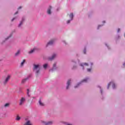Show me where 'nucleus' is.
I'll use <instances>...</instances> for the list:
<instances>
[{
  "mask_svg": "<svg viewBox=\"0 0 125 125\" xmlns=\"http://www.w3.org/2000/svg\"><path fill=\"white\" fill-rule=\"evenodd\" d=\"M33 66V70L38 74L40 72V70H41V65L40 64H34Z\"/></svg>",
  "mask_w": 125,
  "mask_h": 125,
  "instance_id": "nucleus-1",
  "label": "nucleus"
},
{
  "mask_svg": "<svg viewBox=\"0 0 125 125\" xmlns=\"http://www.w3.org/2000/svg\"><path fill=\"white\" fill-rule=\"evenodd\" d=\"M25 60H23V62L21 63V66H23L24 65V63H25Z\"/></svg>",
  "mask_w": 125,
  "mask_h": 125,
  "instance_id": "nucleus-22",
  "label": "nucleus"
},
{
  "mask_svg": "<svg viewBox=\"0 0 125 125\" xmlns=\"http://www.w3.org/2000/svg\"><path fill=\"white\" fill-rule=\"evenodd\" d=\"M20 53V50H18V52L15 54L16 56H17L18 54Z\"/></svg>",
  "mask_w": 125,
  "mask_h": 125,
  "instance_id": "nucleus-21",
  "label": "nucleus"
},
{
  "mask_svg": "<svg viewBox=\"0 0 125 125\" xmlns=\"http://www.w3.org/2000/svg\"><path fill=\"white\" fill-rule=\"evenodd\" d=\"M89 79L88 78H85L83 80L81 83H87Z\"/></svg>",
  "mask_w": 125,
  "mask_h": 125,
  "instance_id": "nucleus-13",
  "label": "nucleus"
},
{
  "mask_svg": "<svg viewBox=\"0 0 125 125\" xmlns=\"http://www.w3.org/2000/svg\"><path fill=\"white\" fill-rule=\"evenodd\" d=\"M8 106H9V104H6L4 105V106H5V107H8Z\"/></svg>",
  "mask_w": 125,
  "mask_h": 125,
  "instance_id": "nucleus-24",
  "label": "nucleus"
},
{
  "mask_svg": "<svg viewBox=\"0 0 125 125\" xmlns=\"http://www.w3.org/2000/svg\"><path fill=\"white\" fill-rule=\"evenodd\" d=\"M78 85H80V83L78 84L77 86H75V88H77V87Z\"/></svg>",
  "mask_w": 125,
  "mask_h": 125,
  "instance_id": "nucleus-27",
  "label": "nucleus"
},
{
  "mask_svg": "<svg viewBox=\"0 0 125 125\" xmlns=\"http://www.w3.org/2000/svg\"><path fill=\"white\" fill-rule=\"evenodd\" d=\"M17 13H18V12H16L15 13V14H17Z\"/></svg>",
  "mask_w": 125,
  "mask_h": 125,
  "instance_id": "nucleus-34",
  "label": "nucleus"
},
{
  "mask_svg": "<svg viewBox=\"0 0 125 125\" xmlns=\"http://www.w3.org/2000/svg\"><path fill=\"white\" fill-rule=\"evenodd\" d=\"M9 79H10V76H8L7 77V78H6V79H5V80L4 83H6L8 82V81H9Z\"/></svg>",
  "mask_w": 125,
  "mask_h": 125,
  "instance_id": "nucleus-9",
  "label": "nucleus"
},
{
  "mask_svg": "<svg viewBox=\"0 0 125 125\" xmlns=\"http://www.w3.org/2000/svg\"><path fill=\"white\" fill-rule=\"evenodd\" d=\"M37 48H34L33 49L31 50L29 52V53H33V52H34V51H35L36 50H37Z\"/></svg>",
  "mask_w": 125,
  "mask_h": 125,
  "instance_id": "nucleus-12",
  "label": "nucleus"
},
{
  "mask_svg": "<svg viewBox=\"0 0 125 125\" xmlns=\"http://www.w3.org/2000/svg\"><path fill=\"white\" fill-rule=\"evenodd\" d=\"M84 54H85V49L83 50Z\"/></svg>",
  "mask_w": 125,
  "mask_h": 125,
  "instance_id": "nucleus-30",
  "label": "nucleus"
},
{
  "mask_svg": "<svg viewBox=\"0 0 125 125\" xmlns=\"http://www.w3.org/2000/svg\"><path fill=\"white\" fill-rule=\"evenodd\" d=\"M73 17H74V15H73V13H71L69 15V18H70L71 20L67 21V24H69V23H70V22H71V21L73 20Z\"/></svg>",
  "mask_w": 125,
  "mask_h": 125,
  "instance_id": "nucleus-3",
  "label": "nucleus"
},
{
  "mask_svg": "<svg viewBox=\"0 0 125 125\" xmlns=\"http://www.w3.org/2000/svg\"><path fill=\"white\" fill-rule=\"evenodd\" d=\"M87 72H90V71H91V69L88 68L87 69Z\"/></svg>",
  "mask_w": 125,
  "mask_h": 125,
  "instance_id": "nucleus-25",
  "label": "nucleus"
},
{
  "mask_svg": "<svg viewBox=\"0 0 125 125\" xmlns=\"http://www.w3.org/2000/svg\"><path fill=\"white\" fill-rule=\"evenodd\" d=\"M47 66H48L47 63H45L43 65V67L44 68V69H46V68H47Z\"/></svg>",
  "mask_w": 125,
  "mask_h": 125,
  "instance_id": "nucleus-17",
  "label": "nucleus"
},
{
  "mask_svg": "<svg viewBox=\"0 0 125 125\" xmlns=\"http://www.w3.org/2000/svg\"><path fill=\"white\" fill-rule=\"evenodd\" d=\"M29 89H27V95L28 96H30V95L29 94Z\"/></svg>",
  "mask_w": 125,
  "mask_h": 125,
  "instance_id": "nucleus-23",
  "label": "nucleus"
},
{
  "mask_svg": "<svg viewBox=\"0 0 125 125\" xmlns=\"http://www.w3.org/2000/svg\"><path fill=\"white\" fill-rule=\"evenodd\" d=\"M110 85H112V88H113V89H115V88H116V85H115V83H114V82H111L108 84L107 89H109Z\"/></svg>",
  "mask_w": 125,
  "mask_h": 125,
  "instance_id": "nucleus-2",
  "label": "nucleus"
},
{
  "mask_svg": "<svg viewBox=\"0 0 125 125\" xmlns=\"http://www.w3.org/2000/svg\"><path fill=\"white\" fill-rule=\"evenodd\" d=\"M43 124L45 125H52V121H49L48 122H45L44 121L42 122Z\"/></svg>",
  "mask_w": 125,
  "mask_h": 125,
  "instance_id": "nucleus-5",
  "label": "nucleus"
},
{
  "mask_svg": "<svg viewBox=\"0 0 125 125\" xmlns=\"http://www.w3.org/2000/svg\"><path fill=\"white\" fill-rule=\"evenodd\" d=\"M65 125H72V124H70L67 123H65Z\"/></svg>",
  "mask_w": 125,
  "mask_h": 125,
  "instance_id": "nucleus-26",
  "label": "nucleus"
},
{
  "mask_svg": "<svg viewBox=\"0 0 125 125\" xmlns=\"http://www.w3.org/2000/svg\"><path fill=\"white\" fill-rule=\"evenodd\" d=\"M100 27H101V25H99L98 27V29H99V28H100Z\"/></svg>",
  "mask_w": 125,
  "mask_h": 125,
  "instance_id": "nucleus-29",
  "label": "nucleus"
},
{
  "mask_svg": "<svg viewBox=\"0 0 125 125\" xmlns=\"http://www.w3.org/2000/svg\"><path fill=\"white\" fill-rule=\"evenodd\" d=\"M26 81H27V79H23L21 81L22 83H25V82H26Z\"/></svg>",
  "mask_w": 125,
  "mask_h": 125,
  "instance_id": "nucleus-20",
  "label": "nucleus"
},
{
  "mask_svg": "<svg viewBox=\"0 0 125 125\" xmlns=\"http://www.w3.org/2000/svg\"><path fill=\"white\" fill-rule=\"evenodd\" d=\"M25 100H26V99H25V98H21V101H20V105H22L23 104V103H24V102H25Z\"/></svg>",
  "mask_w": 125,
  "mask_h": 125,
  "instance_id": "nucleus-4",
  "label": "nucleus"
},
{
  "mask_svg": "<svg viewBox=\"0 0 125 125\" xmlns=\"http://www.w3.org/2000/svg\"><path fill=\"white\" fill-rule=\"evenodd\" d=\"M80 65L82 66V67H83V68H84V67H85V66H88L89 65V64H87L86 63H81L80 64Z\"/></svg>",
  "mask_w": 125,
  "mask_h": 125,
  "instance_id": "nucleus-7",
  "label": "nucleus"
},
{
  "mask_svg": "<svg viewBox=\"0 0 125 125\" xmlns=\"http://www.w3.org/2000/svg\"><path fill=\"white\" fill-rule=\"evenodd\" d=\"M51 6H49L48 10H47V11L48 14H51Z\"/></svg>",
  "mask_w": 125,
  "mask_h": 125,
  "instance_id": "nucleus-10",
  "label": "nucleus"
},
{
  "mask_svg": "<svg viewBox=\"0 0 125 125\" xmlns=\"http://www.w3.org/2000/svg\"><path fill=\"white\" fill-rule=\"evenodd\" d=\"M54 43V40H51L50 42H49L47 43V46H48V45H52V44H53V43Z\"/></svg>",
  "mask_w": 125,
  "mask_h": 125,
  "instance_id": "nucleus-6",
  "label": "nucleus"
},
{
  "mask_svg": "<svg viewBox=\"0 0 125 125\" xmlns=\"http://www.w3.org/2000/svg\"><path fill=\"white\" fill-rule=\"evenodd\" d=\"M56 56V54H54L52 57L50 58V60H52L53 59H54V58H55V57Z\"/></svg>",
  "mask_w": 125,
  "mask_h": 125,
  "instance_id": "nucleus-14",
  "label": "nucleus"
},
{
  "mask_svg": "<svg viewBox=\"0 0 125 125\" xmlns=\"http://www.w3.org/2000/svg\"><path fill=\"white\" fill-rule=\"evenodd\" d=\"M22 8V7H20L19 8V9H20L21 8Z\"/></svg>",
  "mask_w": 125,
  "mask_h": 125,
  "instance_id": "nucleus-33",
  "label": "nucleus"
},
{
  "mask_svg": "<svg viewBox=\"0 0 125 125\" xmlns=\"http://www.w3.org/2000/svg\"><path fill=\"white\" fill-rule=\"evenodd\" d=\"M39 104L41 106H44V105L43 103H42V101H41V100L39 101Z\"/></svg>",
  "mask_w": 125,
  "mask_h": 125,
  "instance_id": "nucleus-19",
  "label": "nucleus"
},
{
  "mask_svg": "<svg viewBox=\"0 0 125 125\" xmlns=\"http://www.w3.org/2000/svg\"><path fill=\"white\" fill-rule=\"evenodd\" d=\"M53 70H56V63L53 64Z\"/></svg>",
  "mask_w": 125,
  "mask_h": 125,
  "instance_id": "nucleus-16",
  "label": "nucleus"
},
{
  "mask_svg": "<svg viewBox=\"0 0 125 125\" xmlns=\"http://www.w3.org/2000/svg\"><path fill=\"white\" fill-rule=\"evenodd\" d=\"M101 92L102 93V90L101 89Z\"/></svg>",
  "mask_w": 125,
  "mask_h": 125,
  "instance_id": "nucleus-37",
  "label": "nucleus"
},
{
  "mask_svg": "<svg viewBox=\"0 0 125 125\" xmlns=\"http://www.w3.org/2000/svg\"><path fill=\"white\" fill-rule=\"evenodd\" d=\"M99 87L100 89H101V87H100V86H99Z\"/></svg>",
  "mask_w": 125,
  "mask_h": 125,
  "instance_id": "nucleus-38",
  "label": "nucleus"
},
{
  "mask_svg": "<svg viewBox=\"0 0 125 125\" xmlns=\"http://www.w3.org/2000/svg\"><path fill=\"white\" fill-rule=\"evenodd\" d=\"M15 20V18H14L12 20V21H13L14 20Z\"/></svg>",
  "mask_w": 125,
  "mask_h": 125,
  "instance_id": "nucleus-31",
  "label": "nucleus"
},
{
  "mask_svg": "<svg viewBox=\"0 0 125 125\" xmlns=\"http://www.w3.org/2000/svg\"><path fill=\"white\" fill-rule=\"evenodd\" d=\"M103 23H105V21H103Z\"/></svg>",
  "mask_w": 125,
  "mask_h": 125,
  "instance_id": "nucleus-39",
  "label": "nucleus"
},
{
  "mask_svg": "<svg viewBox=\"0 0 125 125\" xmlns=\"http://www.w3.org/2000/svg\"><path fill=\"white\" fill-rule=\"evenodd\" d=\"M24 20H25V19H22V21H21L19 25V27H20L23 24V22H24Z\"/></svg>",
  "mask_w": 125,
  "mask_h": 125,
  "instance_id": "nucleus-15",
  "label": "nucleus"
},
{
  "mask_svg": "<svg viewBox=\"0 0 125 125\" xmlns=\"http://www.w3.org/2000/svg\"><path fill=\"white\" fill-rule=\"evenodd\" d=\"M121 30V29H120V28H118V33H119V32H120V31Z\"/></svg>",
  "mask_w": 125,
  "mask_h": 125,
  "instance_id": "nucleus-28",
  "label": "nucleus"
},
{
  "mask_svg": "<svg viewBox=\"0 0 125 125\" xmlns=\"http://www.w3.org/2000/svg\"><path fill=\"white\" fill-rule=\"evenodd\" d=\"M24 125H32V123H31V122H30V121L28 120L26 123L24 124Z\"/></svg>",
  "mask_w": 125,
  "mask_h": 125,
  "instance_id": "nucleus-11",
  "label": "nucleus"
},
{
  "mask_svg": "<svg viewBox=\"0 0 125 125\" xmlns=\"http://www.w3.org/2000/svg\"><path fill=\"white\" fill-rule=\"evenodd\" d=\"M105 45H106V46H107V47H109L107 45V44H105Z\"/></svg>",
  "mask_w": 125,
  "mask_h": 125,
  "instance_id": "nucleus-36",
  "label": "nucleus"
},
{
  "mask_svg": "<svg viewBox=\"0 0 125 125\" xmlns=\"http://www.w3.org/2000/svg\"><path fill=\"white\" fill-rule=\"evenodd\" d=\"M21 119V118L18 115L16 118V121H20Z\"/></svg>",
  "mask_w": 125,
  "mask_h": 125,
  "instance_id": "nucleus-18",
  "label": "nucleus"
},
{
  "mask_svg": "<svg viewBox=\"0 0 125 125\" xmlns=\"http://www.w3.org/2000/svg\"><path fill=\"white\" fill-rule=\"evenodd\" d=\"M90 64V66H92V65H93L92 62H91Z\"/></svg>",
  "mask_w": 125,
  "mask_h": 125,
  "instance_id": "nucleus-32",
  "label": "nucleus"
},
{
  "mask_svg": "<svg viewBox=\"0 0 125 125\" xmlns=\"http://www.w3.org/2000/svg\"><path fill=\"white\" fill-rule=\"evenodd\" d=\"M25 120L28 121V119L27 118L25 119Z\"/></svg>",
  "mask_w": 125,
  "mask_h": 125,
  "instance_id": "nucleus-35",
  "label": "nucleus"
},
{
  "mask_svg": "<svg viewBox=\"0 0 125 125\" xmlns=\"http://www.w3.org/2000/svg\"><path fill=\"white\" fill-rule=\"evenodd\" d=\"M71 84V80H68L67 83V86H66V89H68L69 88V86Z\"/></svg>",
  "mask_w": 125,
  "mask_h": 125,
  "instance_id": "nucleus-8",
  "label": "nucleus"
}]
</instances>
